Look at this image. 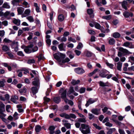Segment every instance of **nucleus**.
<instances>
[{
  "instance_id": "obj_1",
  "label": "nucleus",
  "mask_w": 134,
  "mask_h": 134,
  "mask_svg": "<svg viewBox=\"0 0 134 134\" xmlns=\"http://www.w3.org/2000/svg\"><path fill=\"white\" fill-rule=\"evenodd\" d=\"M80 130L83 134H88L90 132L89 125L87 124H81Z\"/></svg>"
},
{
  "instance_id": "obj_2",
  "label": "nucleus",
  "mask_w": 134,
  "mask_h": 134,
  "mask_svg": "<svg viewBox=\"0 0 134 134\" xmlns=\"http://www.w3.org/2000/svg\"><path fill=\"white\" fill-rule=\"evenodd\" d=\"M119 50L120 51L118 52V55L119 57H121L124 54L125 55L132 54V53L129 51L128 50L122 47H119Z\"/></svg>"
},
{
  "instance_id": "obj_3",
  "label": "nucleus",
  "mask_w": 134,
  "mask_h": 134,
  "mask_svg": "<svg viewBox=\"0 0 134 134\" xmlns=\"http://www.w3.org/2000/svg\"><path fill=\"white\" fill-rule=\"evenodd\" d=\"M14 16V14L13 13H10V12L8 11L4 13L2 11L0 12V16H3L7 19H10L11 16Z\"/></svg>"
},
{
  "instance_id": "obj_4",
  "label": "nucleus",
  "mask_w": 134,
  "mask_h": 134,
  "mask_svg": "<svg viewBox=\"0 0 134 134\" xmlns=\"http://www.w3.org/2000/svg\"><path fill=\"white\" fill-rule=\"evenodd\" d=\"M109 72L107 70L103 69L99 72V76L102 78L106 77L108 75V72Z\"/></svg>"
},
{
  "instance_id": "obj_5",
  "label": "nucleus",
  "mask_w": 134,
  "mask_h": 134,
  "mask_svg": "<svg viewBox=\"0 0 134 134\" xmlns=\"http://www.w3.org/2000/svg\"><path fill=\"white\" fill-rule=\"evenodd\" d=\"M124 16L126 18L132 17L133 15V13L131 12L125 11L123 14Z\"/></svg>"
},
{
  "instance_id": "obj_6",
  "label": "nucleus",
  "mask_w": 134,
  "mask_h": 134,
  "mask_svg": "<svg viewBox=\"0 0 134 134\" xmlns=\"http://www.w3.org/2000/svg\"><path fill=\"white\" fill-rule=\"evenodd\" d=\"M34 46L33 44H30L27 46L25 47L24 49V51L26 53L29 54L32 52V50L30 48H32Z\"/></svg>"
},
{
  "instance_id": "obj_7",
  "label": "nucleus",
  "mask_w": 134,
  "mask_h": 134,
  "mask_svg": "<svg viewBox=\"0 0 134 134\" xmlns=\"http://www.w3.org/2000/svg\"><path fill=\"white\" fill-rule=\"evenodd\" d=\"M60 92L62 93L61 97L63 99H65L66 98V94L67 91L66 90H64L63 89H60Z\"/></svg>"
},
{
  "instance_id": "obj_8",
  "label": "nucleus",
  "mask_w": 134,
  "mask_h": 134,
  "mask_svg": "<svg viewBox=\"0 0 134 134\" xmlns=\"http://www.w3.org/2000/svg\"><path fill=\"white\" fill-rule=\"evenodd\" d=\"M96 101L94 99L90 98L87 101V103L85 104V106L86 107H87L90 104L93 103L95 102Z\"/></svg>"
},
{
  "instance_id": "obj_9",
  "label": "nucleus",
  "mask_w": 134,
  "mask_h": 134,
  "mask_svg": "<svg viewBox=\"0 0 134 134\" xmlns=\"http://www.w3.org/2000/svg\"><path fill=\"white\" fill-rule=\"evenodd\" d=\"M75 72L79 74H81L85 72L84 70L82 68H78L75 70Z\"/></svg>"
},
{
  "instance_id": "obj_10",
  "label": "nucleus",
  "mask_w": 134,
  "mask_h": 134,
  "mask_svg": "<svg viewBox=\"0 0 134 134\" xmlns=\"http://www.w3.org/2000/svg\"><path fill=\"white\" fill-rule=\"evenodd\" d=\"M91 112L96 115H98L100 114V109L97 108H93L91 109Z\"/></svg>"
},
{
  "instance_id": "obj_11",
  "label": "nucleus",
  "mask_w": 134,
  "mask_h": 134,
  "mask_svg": "<svg viewBox=\"0 0 134 134\" xmlns=\"http://www.w3.org/2000/svg\"><path fill=\"white\" fill-rule=\"evenodd\" d=\"M18 97L16 95L12 96L10 100L11 101L15 104H18Z\"/></svg>"
},
{
  "instance_id": "obj_12",
  "label": "nucleus",
  "mask_w": 134,
  "mask_h": 134,
  "mask_svg": "<svg viewBox=\"0 0 134 134\" xmlns=\"http://www.w3.org/2000/svg\"><path fill=\"white\" fill-rule=\"evenodd\" d=\"M122 46L129 48H133V47L131 43V44L129 42H124Z\"/></svg>"
},
{
  "instance_id": "obj_13",
  "label": "nucleus",
  "mask_w": 134,
  "mask_h": 134,
  "mask_svg": "<svg viewBox=\"0 0 134 134\" xmlns=\"http://www.w3.org/2000/svg\"><path fill=\"white\" fill-rule=\"evenodd\" d=\"M31 10L29 9H27L24 11V13L22 15V17H25L30 14Z\"/></svg>"
},
{
  "instance_id": "obj_14",
  "label": "nucleus",
  "mask_w": 134,
  "mask_h": 134,
  "mask_svg": "<svg viewBox=\"0 0 134 134\" xmlns=\"http://www.w3.org/2000/svg\"><path fill=\"white\" fill-rule=\"evenodd\" d=\"M87 12L88 14H89L90 18H93L94 16V14H93V10L92 9H87Z\"/></svg>"
},
{
  "instance_id": "obj_15",
  "label": "nucleus",
  "mask_w": 134,
  "mask_h": 134,
  "mask_svg": "<svg viewBox=\"0 0 134 134\" xmlns=\"http://www.w3.org/2000/svg\"><path fill=\"white\" fill-rule=\"evenodd\" d=\"M127 5L128 3L125 1H124L121 3V5L122 8L126 10H127Z\"/></svg>"
},
{
  "instance_id": "obj_16",
  "label": "nucleus",
  "mask_w": 134,
  "mask_h": 134,
  "mask_svg": "<svg viewBox=\"0 0 134 134\" xmlns=\"http://www.w3.org/2000/svg\"><path fill=\"white\" fill-rule=\"evenodd\" d=\"M53 56L54 58L59 62H61L62 61V59L59 57L58 54L55 53L54 54Z\"/></svg>"
},
{
  "instance_id": "obj_17",
  "label": "nucleus",
  "mask_w": 134,
  "mask_h": 134,
  "mask_svg": "<svg viewBox=\"0 0 134 134\" xmlns=\"http://www.w3.org/2000/svg\"><path fill=\"white\" fill-rule=\"evenodd\" d=\"M117 66V68L118 70L121 71V68L122 63L120 62H119L116 63Z\"/></svg>"
},
{
  "instance_id": "obj_18",
  "label": "nucleus",
  "mask_w": 134,
  "mask_h": 134,
  "mask_svg": "<svg viewBox=\"0 0 134 134\" xmlns=\"http://www.w3.org/2000/svg\"><path fill=\"white\" fill-rule=\"evenodd\" d=\"M5 111V109L3 108V109H0V118H2L5 117L6 115L3 113V112Z\"/></svg>"
},
{
  "instance_id": "obj_19",
  "label": "nucleus",
  "mask_w": 134,
  "mask_h": 134,
  "mask_svg": "<svg viewBox=\"0 0 134 134\" xmlns=\"http://www.w3.org/2000/svg\"><path fill=\"white\" fill-rule=\"evenodd\" d=\"M32 92L33 95H34L38 92L37 88L35 87H32L31 88Z\"/></svg>"
},
{
  "instance_id": "obj_20",
  "label": "nucleus",
  "mask_w": 134,
  "mask_h": 134,
  "mask_svg": "<svg viewBox=\"0 0 134 134\" xmlns=\"http://www.w3.org/2000/svg\"><path fill=\"white\" fill-rule=\"evenodd\" d=\"M2 50L4 52L9 51L10 49L9 47L6 45H4L2 47Z\"/></svg>"
},
{
  "instance_id": "obj_21",
  "label": "nucleus",
  "mask_w": 134,
  "mask_h": 134,
  "mask_svg": "<svg viewBox=\"0 0 134 134\" xmlns=\"http://www.w3.org/2000/svg\"><path fill=\"white\" fill-rule=\"evenodd\" d=\"M113 36L114 38H118L120 36V34L118 32H115L113 34Z\"/></svg>"
},
{
  "instance_id": "obj_22",
  "label": "nucleus",
  "mask_w": 134,
  "mask_h": 134,
  "mask_svg": "<svg viewBox=\"0 0 134 134\" xmlns=\"http://www.w3.org/2000/svg\"><path fill=\"white\" fill-rule=\"evenodd\" d=\"M13 23L16 25L19 26L20 25V21L19 19H14L13 21Z\"/></svg>"
},
{
  "instance_id": "obj_23",
  "label": "nucleus",
  "mask_w": 134,
  "mask_h": 134,
  "mask_svg": "<svg viewBox=\"0 0 134 134\" xmlns=\"http://www.w3.org/2000/svg\"><path fill=\"white\" fill-rule=\"evenodd\" d=\"M58 19L59 21H62L64 20V17L63 15L60 14L58 16Z\"/></svg>"
},
{
  "instance_id": "obj_24",
  "label": "nucleus",
  "mask_w": 134,
  "mask_h": 134,
  "mask_svg": "<svg viewBox=\"0 0 134 134\" xmlns=\"http://www.w3.org/2000/svg\"><path fill=\"white\" fill-rule=\"evenodd\" d=\"M108 42L110 45H113L115 43V41L114 39L111 38L109 40Z\"/></svg>"
},
{
  "instance_id": "obj_25",
  "label": "nucleus",
  "mask_w": 134,
  "mask_h": 134,
  "mask_svg": "<svg viewBox=\"0 0 134 134\" xmlns=\"http://www.w3.org/2000/svg\"><path fill=\"white\" fill-rule=\"evenodd\" d=\"M54 101L55 103H58L61 101L60 98L58 97H55L54 98Z\"/></svg>"
},
{
  "instance_id": "obj_26",
  "label": "nucleus",
  "mask_w": 134,
  "mask_h": 134,
  "mask_svg": "<svg viewBox=\"0 0 134 134\" xmlns=\"http://www.w3.org/2000/svg\"><path fill=\"white\" fill-rule=\"evenodd\" d=\"M85 54L86 56L88 57H91L92 55V53L87 51H85Z\"/></svg>"
},
{
  "instance_id": "obj_27",
  "label": "nucleus",
  "mask_w": 134,
  "mask_h": 134,
  "mask_svg": "<svg viewBox=\"0 0 134 134\" xmlns=\"http://www.w3.org/2000/svg\"><path fill=\"white\" fill-rule=\"evenodd\" d=\"M26 19L31 23L34 21V19L33 17L31 16H28L26 17Z\"/></svg>"
},
{
  "instance_id": "obj_28",
  "label": "nucleus",
  "mask_w": 134,
  "mask_h": 134,
  "mask_svg": "<svg viewBox=\"0 0 134 134\" xmlns=\"http://www.w3.org/2000/svg\"><path fill=\"white\" fill-rule=\"evenodd\" d=\"M86 118L85 117H83L82 118H79L78 120V121L79 122H81L85 123L86 122Z\"/></svg>"
},
{
  "instance_id": "obj_29",
  "label": "nucleus",
  "mask_w": 134,
  "mask_h": 134,
  "mask_svg": "<svg viewBox=\"0 0 134 134\" xmlns=\"http://www.w3.org/2000/svg\"><path fill=\"white\" fill-rule=\"evenodd\" d=\"M80 82V81L79 80H77L76 81L74 80H72L71 83L72 85H74L79 83Z\"/></svg>"
},
{
  "instance_id": "obj_30",
  "label": "nucleus",
  "mask_w": 134,
  "mask_h": 134,
  "mask_svg": "<svg viewBox=\"0 0 134 134\" xmlns=\"http://www.w3.org/2000/svg\"><path fill=\"white\" fill-rule=\"evenodd\" d=\"M74 92L73 87H70L69 91L68 92L67 94L68 95H69V94H70Z\"/></svg>"
},
{
  "instance_id": "obj_31",
  "label": "nucleus",
  "mask_w": 134,
  "mask_h": 134,
  "mask_svg": "<svg viewBox=\"0 0 134 134\" xmlns=\"http://www.w3.org/2000/svg\"><path fill=\"white\" fill-rule=\"evenodd\" d=\"M98 83L99 84V85L101 86L105 87L107 86V85H106L107 83H105L101 81H100L98 82Z\"/></svg>"
},
{
  "instance_id": "obj_32",
  "label": "nucleus",
  "mask_w": 134,
  "mask_h": 134,
  "mask_svg": "<svg viewBox=\"0 0 134 134\" xmlns=\"http://www.w3.org/2000/svg\"><path fill=\"white\" fill-rule=\"evenodd\" d=\"M2 7L3 8L9 9L10 7V6L8 4V3L7 2H5L2 5Z\"/></svg>"
},
{
  "instance_id": "obj_33",
  "label": "nucleus",
  "mask_w": 134,
  "mask_h": 134,
  "mask_svg": "<svg viewBox=\"0 0 134 134\" xmlns=\"http://www.w3.org/2000/svg\"><path fill=\"white\" fill-rule=\"evenodd\" d=\"M21 0H13L11 1L12 4L15 5L16 4V3H19L20 2Z\"/></svg>"
},
{
  "instance_id": "obj_34",
  "label": "nucleus",
  "mask_w": 134,
  "mask_h": 134,
  "mask_svg": "<svg viewBox=\"0 0 134 134\" xmlns=\"http://www.w3.org/2000/svg\"><path fill=\"white\" fill-rule=\"evenodd\" d=\"M41 129V126L39 125H37L35 127V130L37 132H39Z\"/></svg>"
},
{
  "instance_id": "obj_35",
  "label": "nucleus",
  "mask_w": 134,
  "mask_h": 134,
  "mask_svg": "<svg viewBox=\"0 0 134 134\" xmlns=\"http://www.w3.org/2000/svg\"><path fill=\"white\" fill-rule=\"evenodd\" d=\"M112 16L111 15H109L107 16H102V18L107 20H109L111 18Z\"/></svg>"
},
{
  "instance_id": "obj_36",
  "label": "nucleus",
  "mask_w": 134,
  "mask_h": 134,
  "mask_svg": "<svg viewBox=\"0 0 134 134\" xmlns=\"http://www.w3.org/2000/svg\"><path fill=\"white\" fill-rule=\"evenodd\" d=\"M115 130V128H112L110 129L107 133V134H112L113 132Z\"/></svg>"
},
{
  "instance_id": "obj_37",
  "label": "nucleus",
  "mask_w": 134,
  "mask_h": 134,
  "mask_svg": "<svg viewBox=\"0 0 134 134\" xmlns=\"http://www.w3.org/2000/svg\"><path fill=\"white\" fill-rule=\"evenodd\" d=\"M64 125L67 129H70L71 127V125L70 123H65L64 124Z\"/></svg>"
},
{
  "instance_id": "obj_38",
  "label": "nucleus",
  "mask_w": 134,
  "mask_h": 134,
  "mask_svg": "<svg viewBox=\"0 0 134 134\" xmlns=\"http://www.w3.org/2000/svg\"><path fill=\"white\" fill-rule=\"evenodd\" d=\"M32 83L33 85L36 86H38L39 84V82L38 80L34 81L32 82Z\"/></svg>"
},
{
  "instance_id": "obj_39",
  "label": "nucleus",
  "mask_w": 134,
  "mask_h": 134,
  "mask_svg": "<svg viewBox=\"0 0 134 134\" xmlns=\"http://www.w3.org/2000/svg\"><path fill=\"white\" fill-rule=\"evenodd\" d=\"M64 44L63 43H61L58 46V48L60 51L63 50V47Z\"/></svg>"
},
{
  "instance_id": "obj_40",
  "label": "nucleus",
  "mask_w": 134,
  "mask_h": 134,
  "mask_svg": "<svg viewBox=\"0 0 134 134\" xmlns=\"http://www.w3.org/2000/svg\"><path fill=\"white\" fill-rule=\"evenodd\" d=\"M23 4L24 6V7L25 8H28L30 6L28 3L25 1L23 3Z\"/></svg>"
},
{
  "instance_id": "obj_41",
  "label": "nucleus",
  "mask_w": 134,
  "mask_h": 134,
  "mask_svg": "<svg viewBox=\"0 0 134 134\" xmlns=\"http://www.w3.org/2000/svg\"><path fill=\"white\" fill-rule=\"evenodd\" d=\"M95 26L96 28L98 29H100H100H102L101 28L100 25L98 23H96L95 25Z\"/></svg>"
},
{
  "instance_id": "obj_42",
  "label": "nucleus",
  "mask_w": 134,
  "mask_h": 134,
  "mask_svg": "<svg viewBox=\"0 0 134 134\" xmlns=\"http://www.w3.org/2000/svg\"><path fill=\"white\" fill-rule=\"evenodd\" d=\"M70 60V59L68 58H66L65 59L62 60V63L64 64L66 63H67L69 62Z\"/></svg>"
},
{
  "instance_id": "obj_43",
  "label": "nucleus",
  "mask_w": 134,
  "mask_h": 134,
  "mask_svg": "<svg viewBox=\"0 0 134 134\" xmlns=\"http://www.w3.org/2000/svg\"><path fill=\"white\" fill-rule=\"evenodd\" d=\"M35 62V61L34 59H29L27 61V63L29 64H31L34 63Z\"/></svg>"
},
{
  "instance_id": "obj_44",
  "label": "nucleus",
  "mask_w": 134,
  "mask_h": 134,
  "mask_svg": "<svg viewBox=\"0 0 134 134\" xmlns=\"http://www.w3.org/2000/svg\"><path fill=\"white\" fill-rule=\"evenodd\" d=\"M3 42L5 43H9L11 42L12 41L8 39L7 38H5L4 39Z\"/></svg>"
},
{
  "instance_id": "obj_45",
  "label": "nucleus",
  "mask_w": 134,
  "mask_h": 134,
  "mask_svg": "<svg viewBox=\"0 0 134 134\" xmlns=\"http://www.w3.org/2000/svg\"><path fill=\"white\" fill-rule=\"evenodd\" d=\"M29 36L27 37V39L29 40H30L32 39L33 36V34L32 33H29Z\"/></svg>"
},
{
  "instance_id": "obj_46",
  "label": "nucleus",
  "mask_w": 134,
  "mask_h": 134,
  "mask_svg": "<svg viewBox=\"0 0 134 134\" xmlns=\"http://www.w3.org/2000/svg\"><path fill=\"white\" fill-rule=\"evenodd\" d=\"M93 125L97 129L99 130H100L102 128L99 126L98 125L96 124L93 123Z\"/></svg>"
},
{
  "instance_id": "obj_47",
  "label": "nucleus",
  "mask_w": 134,
  "mask_h": 134,
  "mask_svg": "<svg viewBox=\"0 0 134 134\" xmlns=\"http://www.w3.org/2000/svg\"><path fill=\"white\" fill-rule=\"evenodd\" d=\"M83 47L82 44L81 42L79 43V44L77 45V48L78 49H80Z\"/></svg>"
},
{
  "instance_id": "obj_48",
  "label": "nucleus",
  "mask_w": 134,
  "mask_h": 134,
  "mask_svg": "<svg viewBox=\"0 0 134 134\" xmlns=\"http://www.w3.org/2000/svg\"><path fill=\"white\" fill-rule=\"evenodd\" d=\"M89 119L90 120H91L94 118V116L92 114L89 113L88 114Z\"/></svg>"
},
{
  "instance_id": "obj_49",
  "label": "nucleus",
  "mask_w": 134,
  "mask_h": 134,
  "mask_svg": "<svg viewBox=\"0 0 134 134\" xmlns=\"http://www.w3.org/2000/svg\"><path fill=\"white\" fill-rule=\"evenodd\" d=\"M0 109H3V108L5 109V105L1 101H0Z\"/></svg>"
},
{
  "instance_id": "obj_50",
  "label": "nucleus",
  "mask_w": 134,
  "mask_h": 134,
  "mask_svg": "<svg viewBox=\"0 0 134 134\" xmlns=\"http://www.w3.org/2000/svg\"><path fill=\"white\" fill-rule=\"evenodd\" d=\"M7 53L10 58H12L14 57L13 55L11 52H8Z\"/></svg>"
},
{
  "instance_id": "obj_51",
  "label": "nucleus",
  "mask_w": 134,
  "mask_h": 134,
  "mask_svg": "<svg viewBox=\"0 0 134 134\" xmlns=\"http://www.w3.org/2000/svg\"><path fill=\"white\" fill-rule=\"evenodd\" d=\"M106 64L108 66H109L110 68L113 69V67L114 66V65L111 63H109L108 62H106Z\"/></svg>"
},
{
  "instance_id": "obj_52",
  "label": "nucleus",
  "mask_w": 134,
  "mask_h": 134,
  "mask_svg": "<svg viewBox=\"0 0 134 134\" xmlns=\"http://www.w3.org/2000/svg\"><path fill=\"white\" fill-rule=\"evenodd\" d=\"M17 11L18 14H21L23 13L22 9L20 8H18Z\"/></svg>"
},
{
  "instance_id": "obj_53",
  "label": "nucleus",
  "mask_w": 134,
  "mask_h": 134,
  "mask_svg": "<svg viewBox=\"0 0 134 134\" xmlns=\"http://www.w3.org/2000/svg\"><path fill=\"white\" fill-rule=\"evenodd\" d=\"M74 52L78 56H79L81 54V52L80 51L77 50H75V51Z\"/></svg>"
},
{
  "instance_id": "obj_54",
  "label": "nucleus",
  "mask_w": 134,
  "mask_h": 134,
  "mask_svg": "<svg viewBox=\"0 0 134 134\" xmlns=\"http://www.w3.org/2000/svg\"><path fill=\"white\" fill-rule=\"evenodd\" d=\"M68 40L69 41H71L74 43L76 42V41L75 39L72 38L71 37H69Z\"/></svg>"
},
{
  "instance_id": "obj_55",
  "label": "nucleus",
  "mask_w": 134,
  "mask_h": 134,
  "mask_svg": "<svg viewBox=\"0 0 134 134\" xmlns=\"http://www.w3.org/2000/svg\"><path fill=\"white\" fill-rule=\"evenodd\" d=\"M38 49V48L37 46L34 47L32 49V52H34L37 51Z\"/></svg>"
},
{
  "instance_id": "obj_56",
  "label": "nucleus",
  "mask_w": 134,
  "mask_h": 134,
  "mask_svg": "<svg viewBox=\"0 0 134 134\" xmlns=\"http://www.w3.org/2000/svg\"><path fill=\"white\" fill-rule=\"evenodd\" d=\"M17 54L20 56H24V55L23 53V52L21 51H19L17 52Z\"/></svg>"
},
{
  "instance_id": "obj_57",
  "label": "nucleus",
  "mask_w": 134,
  "mask_h": 134,
  "mask_svg": "<svg viewBox=\"0 0 134 134\" xmlns=\"http://www.w3.org/2000/svg\"><path fill=\"white\" fill-rule=\"evenodd\" d=\"M43 99L45 103V102H49L50 100V98H47L46 97H44Z\"/></svg>"
},
{
  "instance_id": "obj_58",
  "label": "nucleus",
  "mask_w": 134,
  "mask_h": 134,
  "mask_svg": "<svg viewBox=\"0 0 134 134\" xmlns=\"http://www.w3.org/2000/svg\"><path fill=\"white\" fill-rule=\"evenodd\" d=\"M86 89L85 88L82 87L80 90V93H84Z\"/></svg>"
},
{
  "instance_id": "obj_59",
  "label": "nucleus",
  "mask_w": 134,
  "mask_h": 134,
  "mask_svg": "<svg viewBox=\"0 0 134 134\" xmlns=\"http://www.w3.org/2000/svg\"><path fill=\"white\" fill-rule=\"evenodd\" d=\"M70 118H72L74 119L76 118V117L75 115L73 114H70Z\"/></svg>"
},
{
  "instance_id": "obj_60",
  "label": "nucleus",
  "mask_w": 134,
  "mask_h": 134,
  "mask_svg": "<svg viewBox=\"0 0 134 134\" xmlns=\"http://www.w3.org/2000/svg\"><path fill=\"white\" fill-rule=\"evenodd\" d=\"M47 25L48 27L50 29L52 30L53 27L52 25L51 24V23H49L48 21H47Z\"/></svg>"
},
{
  "instance_id": "obj_61",
  "label": "nucleus",
  "mask_w": 134,
  "mask_h": 134,
  "mask_svg": "<svg viewBox=\"0 0 134 134\" xmlns=\"http://www.w3.org/2000/svg\"><path fill=\"white\" fill-rule=\"evenodd\" d=\"M119 132L120 134H125L124 131L123 130L119 129Z\"/></svg>"
},
{
  "instance_id": "obj_62",
  "label": "nucleus",
  "mask_w": 134,
  "mask_h": 134,
  "mask_svg": "<svg viewBox=\"0 0 134 134\" xmlns=\"http://www.w3.org/2000/svg\"><path fill=\"white\" fill-rule=\"evenodd\" d=\"M22 70L24 71V73L25 74H26L27 73H28L29 72L28 70L25 68L22 69Z\"/></svg>"
},
{
  "instance_id": "obj_63",
  "label": "nucleus",
  "mask_w": 134,
  "mask_h": 134,
  "mask_svg": "<svg viewBox=\"0 0 134 134\" xmlns=\"http://www.w3.org/2000/svg\"><path fill=\"white\" fill-rule=\"evenodd\" d=\"M129 61L131 62L132 61H134V57L132 56H131L129 58Z\"/></svg>"
},
{
  "instance_id": "obj_64",
  "label": "nucleus",
  "mask_w": 134,
  "mask_h": 134,
  "mask_svg": "<svg viewBox=\"0 0 134 134\" xmlns=\"http://www.w3.org/2000/svg\"><path fill=\"white\" fill-rule=\"evenodd\" d=\"M5 32L4 30H0V36L3 37L4 35Z\"/></svg>"
}]
</instances>
